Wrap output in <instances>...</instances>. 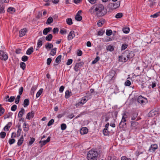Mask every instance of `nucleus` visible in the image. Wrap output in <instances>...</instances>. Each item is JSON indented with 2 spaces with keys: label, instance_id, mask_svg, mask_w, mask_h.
<instances>
[{
  "label": "nucleus",
  "instance_id": "30",
  "mask_svg": "<svg viewBox=\"0 0 160 160\" xmlns=\"http://www.w3.org/2000/svg\"><path fill=\"white\" fill-rule=\"evenodd\" d=\"M43 89L42 88H41L37 92L36 97L37 98L39 97L40 96L41 94L43 92Z\"/></svg>",
  "mask_w": 160,
  "mask_h": 160
},
{
  "label": "nucleus",
  "instance_id": "13",
  "mask_svg": "<svg viewBox=\"0 0 160 160\" xmlns=\"http://www.w3.org/2000/svg\"><path fill=\"white\" fill-rule=\"evenodd\" d=\"M34 114V112L33 111L28 113L26 117L27 119L30 120L33 117Z\"/></svg>",
  "mask_w": 160,
  "mask_h": 160
},
{
  "label": "nucleus",
  "instance_id": "61",
  "mask_svg": "<svg viewBox=\"0 0 160 160\" xmlns=\"http://www.w3.org/2000/svg\"><path fill=\"white\" fill-rule=\"evenodd\" d=\"M31 140L29 142V145H31L35 141V138H30Z\"/></svg>",
  "mask_w": 160,
  "mask_h": 160
},
{
  "label": "nucleus",
  "instance_id": "20",
  "mask_svg": "<svg viewBox=\"0 0 160 160\" xmlns=\"http://www.w3.org/2000/svg\"><path fill=\"white\" fill-rule=\"evenodd\" d=\"M52 29V28L50 27L45 28L43 31V34L44 35H47L48 32L51 30Z\"/></svg>",
  "mask_w": 160,
  "mask_h": 160
},
{
  "label": "nucleus",
  "instance_id": "31",
  "mask_svg": "<svg viewBox=\"0 0 160 160\" xmlns=\"http://www.w3.org/2000/svg\"><path fill=\"white\" fill-rule=\"evenodd\" d=\"M71 92H69L68 90H67L65 93V97L66 98H68L70 96V93H71Z\"/></svg>",
  "mask_w": 160,
  "mask_h": 160
},
{
  "label": "nucleus",
  "instance_id": "63",
  "mask_svg": "<svg viewBox=\"0 0 160 160\" xmlns=\"http://www.w3.org/2000/svg\"><path fill=\"white\" fill-rule=\"evenodd\" d=\"M23 90V89L22 87H21L19 88V94L20 95H21L22 94Z\"/></svg>",
  "mask_w": 160,
  "mask_h": 160
},
{
  "label": "nucleus",
  "instance_id": "15",
  "mask_svg": "<svg viewBox=\"0 0 160 160\" xmlns=\"http://www.w3.org/2000/svg\"><path fill=\"white\" fill-rule=\"evenodd\" d=\"M27 31L26 28L21 29L19 32V36L20 37H22L24 36Z\"/></svg>",
  "mask_w": 160,
  "mask_h": 160
},
{
  "label": "nucleus",
  "instance_id": "36",
  "mask_svg": "<svg viewBox=\"0 0 160 160\" xmlns=\"http://www.w3.org/2000/svg\"><path fill=\"white\" fill-rule=\"evenodd\" d=\"M107 50L110 51H112L114 50V48L113 46L109 45L107 48Z\"/></svg>",
  "mask_w": 160,
  "mask_h": 160
},
{
  "label": "nucleus",
  "instance_id": "33",
  "mask_svg": "<svg viewBox=\"0 0 160 160\" xmlns=\"http://www.w3.org/2000/svg\"><path fill=\"white\" fill-rule=\"evenodd\" d=\"M8 12H9L11 13H13L15 11V9L13 8H9L7 10Z\"/></svg>",
  "mask_w": 160,
  "mask_h": 160
},
{
  "label": "nucleus",
  "instance_id": "23",
  "mask_svg": "<svg viewBox=\"0 0 160 160\" xmlns=\"http://www.w3.org/2000/svg\"><path fill=\"white\" fill-rule=\"evenodd\" d=\"M119 61L122 62H126L128 59L127 58H126L125 57H123V56H119Z\"/></svg>",
  "mask_w": 160,
  "mask_h": 160
},
{
  "label": "nucleus",
  "instance_id": "46",
  "mask_svg": "<svg viewBox=\"0 0 160 160\" xmlns=\"http://www.w3.org/2000/svg\"><path fill=\"white\" fill-rule=\"evenodd\" d=\"M138 124V122H131V127L134 128Z\"/></svg>",
  "mask_w": 160,
  "mask_h": 160
},
{
  "label": "nucleus",
  "instance_id": "53",
  "mask_svg": "<svg viewBox=\"0 0 160 160\" xmlns=\"http://www.w3.org/2000/svg\"><path fill=\"white\" fill-rule=\"evenodd\" d=\"M122 16V13H118L116 14L115 18H121Z\"/></svg>",
  "mask_w": 160,
  "mask_h": 160
},
{
  "label": "nucleus",
  "instance_id": "25",
  "mask_svg": "<svg viewBox=\"0 0 160 160\" xmlns=\"http://www.w3.org/2000/svg\"><path fill=\"white\" fill-rule=\"evenodd\" d=\"M95 5H93V6L91 7L89 10V12L91 14H93L94 12H95Z\"/></svg>",
  "mask_w": 160,
  "mask_h": 160
},
{
  "label": "nucleus",
  "instance_id": "42",
  "mask_svg": "<svg viewBox=\"0 0 160 160\" xmlns=\"http://www.w3.org/2000/svg\"><path fill=\"white\" fill-rule=\"evenodd\" d=\"M5 110L3 108L1 107V105L0 104V116L2 115L4 113Z\"/></svg>",
  "mask_w": 160,
  "mask_h": 160
},
{
  "label": "nucleus",
  "instance_id": "16",
  "mask_svg": "<svg viewBox=\"0 0 160 160\" xmlns=\"http://www.w3.org/2000/svg\"><path fill=\"white\" fill-rule=\"evenodd\" d=\"M158 148V146L157 144H154L151 146L149 149V150L150 151H154Z\"/></svg>",
  "mask_w": 160,
  "mask_h": 160
},
{
  "label": "nucleus",
  "instance_id": "3",
  "mask_svg": "<svg viewBox=\"0 0 160 160\" xmlns=\"http://www.w3.org/2000/svg\"><path fill=\"white\" fill-rule=\"evenodd\" d=\"M127 118V116H126V114L124 113L122 118V120L119 125V127L120 128L125 129L126 128V123L125 122L126 121V118Z\"/></svg>",
  "mask_w": 160,
  "mask_h": 160
},
{
  "label": "nucleus",
  "instance_id": "11",
  "mask_svg": "<svg viewBox=\"0 0 160 160\" xmlns=\"http://www.w3.org/2000/svg\"><path fill=\"white\" fill-rule=\"evenodd\" d=\"M82 12L81 10H79L78 12L75 17V19L76 20L80 21L82 20V17L80 15Z\"/></svg>",
  "mask_w": 160,
  "mask_h": 160
},
{
  "label": "nucleus",
  "instance_id": "52",
  "mask_svg": "<svg viewBox=\"0 0 160 160\" xmlns=\"http://www.w3.org/2000/svg\"><path fill=\"white\" fill-rule=\"evenodd\" d=\"M57 48H55L52 50L51 51V55L52 56H54L56 53Z\"/></svg>",
  "mask_w": 160,
  "mask_h": 160
},
{
  "label": "nucleus",
  "instance_id": "2",
  "mask_svg": "<svg viewBox=\"0 0 160 160\" xmlns=\"http://www.w3.org/2000/svg\"><path fill=\"white\" fill-rule=\"evenodd\" d=\"M98 153L97 151L91 150L89 151L87 157L88 160H97Z\"/></svg>",
  "mask_w": 160,
  "mask_h": 160
},
{
  "label": "nucleus",
  "instance_id": "12",
  "mask_svg": "<svg viewBox=\"0 0 160 160\" xmlns=\"http://www.w3.org/2000/svg\"><path fill=\"white\" fill-rule=\"evenodd\" d=\"M75 36L74 32L73 31H71L68 34V39L69 41L70 40L73 39Z\"/></svg>",
  "mask_w": 160,
  "mask_h": 160
},
{
  "label": "nucleus",
  "instance_id": "8",
  "mask_svg": "<svg viewBox=\"0 0 160 160\" xmlns=\"http://www.w3.org/2000/svg\"><path fill=\"white\" fill-rule=\"evenodd\" d=\"M84 64V62H82L76 63L74 67V70L76 72L78 71L80 68L83 66Z\"/></svg>",
  "mask_w": 160,
  "mask_h": 160
},
{
  "label": "nucleus",
  "instance_id": "22",
  "mask_svg": "<svg viewBox=\"0 0 160 160\" xmlns=\"http://www.w3.org/2000/svg\"><path fill=\"white\" fill-rule=\"evenodd\" d=\"M105 22V20L104 19H101L98 22L97 25L99 27H101L102 25L104 24Z\"/></svg>",
  "mask_w": 160,
  "mask_h": 160
},
{
  "label": "nucleus",
  "instance_id": "37",
  "mask_svg": "<svg viewBox=\"0 0 160 160\" xmlns=\"http://www.w3.org/2000/svg\"><path fill=\"white\" fill-rule=\"evenodd\" d=\"M67 23L70 25L72 24V19L71 18H68L66 19Z\"/></svg>",
  "mask_w": 160,
  "mask_h": 160
},
{
  "label": "nucleus",
  "instance_id": "50",
  "mask_svg": "<svg viewBox=\"0 0 160 160\" xmlns=\"http://www.w3.org/2000/svg\"><path fill=\"white\" fill-rule=\"evenodd\" d=\"M20 95H18L15 99V102L16 104H18L19 102Z\"/></svg>",
  "mask_w": 160,
  "mask_h": 160
},
{
  "label": "nucleus",
  "instance_id": "9",
  "mask_svg": "<svg viewBox=\"0 0 160 160\" xmlns=\"http://www.w3.org/2000/svg\"><path fill=\"white\" fill-rule=\"evenodd\" d=\"M51 137H48L47 140L44 141H40L39 142V143L41 144V147H42L43 146L45 145L47 143L49 142L50 140Z\"/></svg>",
  "mask_w": 160,
  "mask_h": 160
},
{
  "label": "nucleus",
  "instance_id": "59",
  "mask_svg": "<svg viewBox=\"0 0 160 160\" xmlns=\"http://www.w3.org/2000/svg\"><path fill=\"white\" fill-rule=\"evenodd\" d=\"M131 82L129 80H127L125 82V85L126 86H130L131 85Z\"/></svg>",
  "mask_w": 160,
  "mask_h": 160
},
{
  "label": "nucleus",
  "instance_id": "6",
  "mask_svg": "<svg viewBox=\"0 0 160 160\" xmlns=\"http://www.w3.org/2000/svg\"><path fill=\"white\" fill-rule=\"evenodd\" d=\"M7 53L2 50L0 51V59L1 60L6 61L8 58Z\"/></svg>",
  "mask_w": 160,
  "mask_h": 160
},
{
  "label": "nucleus",
  "instance_id": "51",
  "mask_svg": "<svg viewBox=\"0 0 160 160\" xmlns=\"http://www.w3.org/2000/svg\"><path fill=\"white\" fill-rule=\"evenodd\" d=\"M61 129L62 130H64L66 129L67 128V126L65 124L63 123L61 124Z\"/></svg>",
  "mask_w": 160,
  "mask_h": 160
},
{
  "label": "nucleus",
  "instance_id": "21",
  "mask_svg": "<svg viewBox=\"0 0 160 160\" xmlns=\"http://www.w3.org/2000/svg\"><path fill=\"white\" fill-rule=\"evenodd\" d=\"M5 5L3 3H0V13H4V11Z\"/></svg>",
  "mask_w": 160,
  "mask_h": 160
},
{
  "label": "nucleus",
  "instance_id": "60",
  "mask_svg": "<svg viewBox=\"0 0 160 160\" xmlns=\"http://www.w3.org/2000/svg\"><path fill=\"white\" fill-rule=\"evenodd\" d=\"M72 60L71 59H69L68 60V61L67 62L66 64L67 65H69L72 64Z\"/></svg>",
  "mask_w": 160,
  "mask_h": 160
},
{
  "label": "nucleus",
  "instance_id": "10",
  "mask_svg": "<svg viewBox=\"0 0 160 160\" xmlns=\"http://www.w3.org/2000/svg\"><path fill=\"white\" fill-rule=\"evenodd\" d=\"M90 98H88V96H86L82 97V98L80 102L78 103V104L80 105V104H83L88 101V99Z\"/></svg>",
  "mask_w": 160,
  "mask_h": 160
},
{
  "label": "nucleus",
  "instance_id": "18",
  "mask_svg": "<svg viewBox=\"0 0 160 160\" xmlns=\"http://www.w3.org/2000/svg\"><path fill=\"white\" fill-rule=\"evenodd\" d=\"M37 88V85H35L33 86L31 88L30 93L31 95L33 96L34 94V93L35 90H36Z\"/></svg>",
  "mask_w": 160,
  "mask_h": 160
},
{
  "label": "nucleus",
  "instance_id": "28",
  "mask_svg": "<svg viewBox=\"0 0 160 160\" xmlns=\"http://www.w3.org/2000/svg\"><path fill=\"white\" fill-rule=\"evenodd\" d=\"M45 48L46 49L49 48L51 49L53 47V45L52 43H50L48 42H47V44L45 45Z\"/></svg>",
  "mask_w": 160,
  "mask_h": 160
},
{
  "label": "nucleus",
  "instance_id": "17",
  "mask_svg": "<svg viewBox=\"0 0 160 160\" xmlns=\"http://www.w3.org/2000/svg\"><path fill=\"white\" fill-rule=\"evenodd\" d=\"M25 112V109L22 108H21V110L19 112V113L18 115V118H22Z\"/></svg>",
  "mask_w": 160,
  "mask_h": 160
},
{
  "label": "nucleus",
  "instance_id": "57",
  "mask_svg": "<svg viewBox=\"0 0 160 160\" xmlns=\"http://www.w3.org/2000/svg\"><path fill=\"white\" fill-rule=\"evenodd\" d=\"M103 132L104 135L107 136L108 134V132L107 128H104L103 130Z\"/></svg>",
  "mask_w": 160,
  "mask_h": 160
},
{
  "label": "nucleus",
  "instance_id": "49",
  "mask_svg": "<svg viewBox=\"0 0 160 160\" xmlns=\"http://www.w3.org/2000/svg\"><path fill=\"white\" fill-rule=\"evenodd\" d=\"M38 47L40 48L42 45V41L41 39H39L38 40Z\"/></svg>",
  "mask_w": 160,
  "mask_h": 160
},
{
  "label": "nucleus",
  "instance_id": "35",
  "mask_svg": "<svg viewBox=\"0 0 160 160\" xmlns=\"http://www.w3.org/2000/svg\"><path fill=\"white\" fill-rule=\"evenodd\" d=\"M15 99V97L14 96H11L9 99L7 100H6V101L7 102H13Z\"/></svg>",
  "mask_w": 160,
  "mask_h": 160
},
{
  "label": "nucleus",
  "instance_id": "44",
  "mask_svg": "<svg viewBox=\"0 0 160 160\" xmlns=\"http://www.w3.org/2000/svg\"><path fill=\"white\" fill-rule=\"evenodd\" d=\"M138 115V113L136 112L133 113V114H132V116L131 119L132 120H135L136 118L137 117Z\"/></svg>",
  "mask_w": 160,
  "mask_h": 160
},
{
  "label": "nucleus",
  "instance_id": "34",
  "mask_svg": "<svg viewBox=\"0 0 160 160\" xmlns=\"http://www.w3.org/2000/svg\"><path fill=\"white\" fill-rule=\"evenodd\" d=\"M158 113L156 111L152 110L149 112V115H151L152 117L155 116Z\"/></svg>",
  "mask_w": 160,
  "mask_h": 160
},
{
  "label": "nucleus",
  "instance_id": "41",
  "mask_svg": "<svg viewBox=\"0 0 160 160\" xmlns=\"http://www.w3.org/2000/svg\"><path fill=\"white\" fill-rule=\"evenodd\" d=\"M122 30L124 33H127L129 31V28L128 27H125L123 28Z\"/></svg>",
  "mask_w": 160,
  "mask_h": 160
},
{
  "label": "nucleus",
  "instance_id": "38",
  "mask_svg": "<svg viewBox=\"0 0 160 160\" xmlns=\"http://www.w3.org/2000/svg\"><path fill=\"white\" fill-rule=\"evenodd\" d=\"M26 65L25 63L22 62L20 63V67L23 70L25 69L26 68Z\"/></svg>",
  "mask_w": 160,
  "mask_h": 160
},
{
  "label": "nucleus",
  "instance_id": "19",
  "mask_svg": "<svg viewBox=\"0 0 160 160\" xmlns=\"http://www.w3.org/2000/svg\"><path fill=\"white\" fill-rule=\"evenodd\" d=\"M23 141V135H22L20 138L18 140L17 143V145L18 146H20L22 144Z\"/></svg>",
  "mask_w": 160,
  "mask_h": 160
},
{
  "label": "nucleus",
  "instance_id": "26",
  "mask_svg": "<svg viewBox=\"0 0 160 160\" xmlns=\"http://www.w3.org/2000/svg\"><path fill=\"white\" fill-rule=\"evenodd\" d=\"M150 2L149 6L150 8H153L156 5V2L154 1H149Z\"/></svg>",
  "mask_w": 160,
  "mask_h": 160
},
{
  "label": "nucleus",
  "instance_id": "32",
  "mask_svg": "<svg viewBox=\"0 0 160 160\" xmlns=\"http://www.w3.org/2000/svg\"><path fill=\"white\" fill-rule=\"evenodd\" d=\"M52 38V35L51 34H49L46 38V40L47 41H50Z\"/></svg>",
  "mask_w": 160,
  "mask_h": 160
},
{
  "label": "nucleus",
  "instance_id": "40",
  "mask_svg": "<svg viewBox=\"0 0 160 160\" xmlns=\"http://www.w3.org/2000/svg\"><path fill=\"white\" fill-rule=\"evenodd\" d=\"M160 14V12H157L153 15H151L150 17H152L154 18H156L159 16Z\"/></svg>",
  "mask_w": 160,
  "mask_h": 160
},
{
  "label": "nucleus",
  "instance_id": "4",
  "mask_svg": "<svg viewBox=\"0 0 160 160\" xmlns=\"http://www.w3.org/2000/svg\"><path fill=\"white\" fill-rule=\"evenodd\" d=\"M137 102L141 104H144L148 102L146 98H144L142 96L140 95L137 99Z\"/></svg>",
  "mask_w": 160,
  "mask_h": 160
},
{
  "label": "nucleus",
  "instance_id": "5",
  "mask_svg": "<svg viewBox=\"0 0 160 160\" xmlns=\"http://www.w3.org/2000/svg\"><path fill=\"white\" fill-rule=\"evenodd\" d=\"M120 2H117L110 3L109 4V8L110 9H114L118 8L120 6Z\"/></svg>",
  "mask_w": 160,
  "mask_h": 160
},
{
  "label": "nucleus",
  "instance_id": "27",
  "mask_svg": "<svg viewBox=\"0 0 160 160\" xmlns=\"http://www.w3.org/2000/svg\"><path fill=\"white\" fill-rule=\"evenodd\" d=\"M53 21V18L52 17H49L47 19L46 22V24H49L51 23Z\"/></svg>",
  "mask_w": 160,
  "mask_h": 160
},
{
  "label": "nucleus",
  "instance_id": "29",
  "mask_svg": "<svg viewBox=\"0 0 160 160\" xmlns=\"http://www.w3.org/2000/svg\"><path fill=\"white\" fill-rule=\"evenodd\" d=\"M23 104L24 107H26L29 105V101L28 99H25L24 100Z\"/></svg>",
  "mask_w": 160,
  "mask_h": 160
},
{
  "label": "nucleus",
  "instance_id": "54",
  "mask_svg": "<svg viewBox=\"0 0 160 160\" xmlns=\"http://www.w3.org/2000/svg\"><path fill=\"white\" fill-rule=\"evenodd\" d=\"M6 135L5 132H1L0 133V137L2 138H3L5 137Z\"/></svg>",
  "mask_w": 160,
  "mask_h": 160
},
{
  "label": "nucleus",
  "instance_id": "58",
  "mask_svg": "<svg viewBox=\"0 0 160 160\" xmlns=\"http://www.w3.org/2000/svg\"><path fill=\"white\" fill-rule=\"evenodd\" d=\"M59 31V29L57 28H55L53 30V32L54 34L58 33Z\"/></svg>",
  "mask_w": 160,
  "mask_h": 160
},
{
  "label": "nucleus",
  "instance_id": "7",
  "mask_svg": "<svg viewBox=\"0 0 160 160\" xmlns=\"http://www.w3.org/2000/svg\"><path fill=\"white\" fill-rule=\"evenodd\" d=\"M125 54L126 55V57L128 59H129L134 56V52L131 51H126L125 52Z\"/></svg>",
  "mask_w": 160,
  "mask_h": 160
},
{
  "label": "nucleus",
  "instance_id": "24",
  "mask_svg": "<svg viewBox=\"0 0 160 160\" xmlns=\"http://www.w3.org/2000/svg\"><path fill=\"white\" fill-rule=\"evenodd\" d=\"M33 51V48L32 47L29 48L26 52V54L28 55H30Z\"/></svg>",
  "mask_w": 160,
  "mask_h": 160
},
{
  "label": "nucleus",
  "instance_id": "64",
  "mask_svg": "<svg viewBox=\"0 0 160 160\" xmlns=\"http://www.w3.org/2000/svg\"><path fill=\"white\" fill-rule=\"evenodd\" d=\"M121 160H131V159L128 158L124 156L121 158Z\"/></svg>",
  "mask_w": 160,
  "mask_h": 160
},
{
  "label": "nucleus",
  "instance_id": "39",
  "mask_svg": "<svg viewBox=\"0 0 160 160\" xmlns=\"http://www.w3.org/2000/svg\"><path fill=\"white\" fill-rule=\"evenodd\" d=\"M62 56L61 55H59L56 59L55 62L57 63H59L61 61Z\"/></svg>",
  "mask_w": 160,
  "mask_h": 160
},
{
  "label": "nucleus",
  "instance_id": "62",
  "mask_svg": "<svg viewBox=\"0 0 160 160\" xmlns=\"http://www.w3.org/2000/svg\"><path fill=\"white\" fill-rule=\"evenodd\" d=\"M54 120L53 119H51L48 122V126H49L51 125L54 122Z\"/></svg>",
  "mask_w": 160,
  "mask_h": 160
},
{
  "label": "nucleus",
  "instance_id": "47",
  "mask_svg": "<svg viewBox=\"0 0 160 160\" xmlns=\"http://www.w3.org/2000/svg\"><path fill=\"white\" fill-rule=\"evenodd\" d=\"M28 59V57L26 56H24L22 57V60L23 62L27 61Z\"/></svg>",
  "mask_w": 160,
  "mask_h": 160
},
{
  "label": "nucleus",
  "instance_id": "45",
  "mask_svg": "<svg viewBox=\"0 0 160 160\" xmlns=\"http://www.w3.org/2000/svg\"><path fill=\"white\" fill-rule=\"evenodd\" d=\"M100 59V57L99 56H97L95 59L92 62V64L96 63Z\"/></svg>",
  "mask_w": 160,
  "mask_h": 160
},
{
  "label": "nucleus",
  "instance_id": "56",
  "mask_svg": "<svg viewBox=\"0 0 160 160\" xmlns=\"http://www.w3.org/2000/svg\"><path fill=\"white\" fill-rule=\"evenodd\" d=\"M112 33V31L110 29L107 30L106 32V34L107 36L111 35Z\"/></svg>",
  "mask_w": 160,
  "mask_h": 160
},
{
  "label": "nucleus",
  "instance_id": "48",
  "mask_svg": "<svg viewBox=\"0 0 160 160\" xmlns=\"http://www.w3.org/2000/svg\"><path fill=\"white\" fill-rule=\"evenodd\" d=\"M15 141V139L13 138H12V139H9L8 140V142L10 145H11L14 143Z\"/></svg>",
  "mask_w": 160,
  "mask_h": 160
},
{
  "label": "nucleus",
  "instance_id": "14",
  "mask_svg": "<svg viewBox=\"0 0 160 160\" xmlns=\"http://www.w3.org/2000/svg\"><path fill=\"white\" fill-rule=\"evenodd\" d=\"M88 130L87 128H82L80 130V133L82 135L86 134L88 132Z\"/></svg>",
  "mask_w": 160,
  "mask_h": 160
},
{
  "label": "nucleus",
  "instance_id": "55",
  "mask_svg": "<svg viewBox=\"0 0 160 160\" xmlns=\"http://www.w3.org/2000/svg\"><path fill=\"white\" fill-rule=\"evenodd\" d=\"M17 107L16 105H13L12 106L11 108V110L12 111H14L17 109Z\"/></svg>",
  "mask_w": 160,
  "mask_h": 160
},
{
  "label": "nucleus",
  "instance_id": "43",
  "mask_svg": "<svg viewBox=\"0 0 160 160\" xmlns=\"http://www.w3.org/2000/svg\"><path fill=\"white\" fill-rule=\"evenodd\" d=\"M128 45L126 44H122L121 46V51L125 50L128 47Z\"/></svg>",
  "mask_w": 160,
  "mask_h": 160
},
{
  "label": "nucleus",
  "instance_id": "1",
  "mask_svg": "<svg viewBox=\"0 0 160 160\" xmlns=\"http://www.w3.org/2000/svg\"><path fill=\"white\" fill-rule=\"evenodd\" d=\"M95 10L96 12V15L98 17H101L105 15L107 12V10L104 8L103 5L101 4L95 5Z\"/></svg>",
  "mask_w": 160,
  "mask_h": 160
}]
</instances>
